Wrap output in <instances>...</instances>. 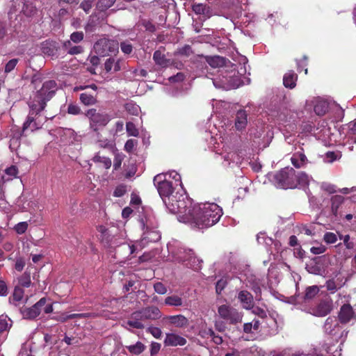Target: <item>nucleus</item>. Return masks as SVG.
Segmentation results:
<instances>
[{"label": "nucleus", "mask_w": 356, "mask_h": 356, "mask_svg": "<svg viewBox=\"0 0 356 356\" xmlns=\"http://www.w3.org/2000/svg\"><path fill=\"white\" fill-rule=\"evenodd\" d=\"M292 165L296 168H305L308 163V159L303 152H296L291 158Z\"/></svg>", "instance_id": "18"}, {"label": "nucleus", "mask_w": 356, "mask_h": 356, "mask_svg": "<svg viewBox=\"0 0 356 356\" xmlns=\"http://www.w3.org/2000/svg\"><path fill=\"white\" fill-rule=\"evenodd\" d=\"M298 74L293 70H289L283 76V84L286 88L293 89L296 86Z\"/></svg>", "instance_id": "20"}, {"label": "nucleus", "mask_w": 356, "mask_h": 356, "mask_svg": "<svg viewBox=\"0 0 356 356\" xmlns=\"http://www.w3.org/2000/svg\"><path fill=\"white\" fill-rule=\"evenodd\" d=\"M56 90V82L54 80H49L45 81L42 88L36 92L33 99L28 103L30 111L27 119L23 124V134H25L29 129L31 131L39 129L43 123L47 122L48 119L47 116L40 119V113L45 108L47 102L55 95Z\"/></svg>", "instance_id": "1"}, {"label": "nucleus", "mask_w": 356, "mask_h": 356, "mask_svg": "<svg viewBox=\"0 0 356 356\" xmlns=\"http://www.w3.org/2000/svg\"><path fill=\"white\" fill-rule=\"evenodd\" d=\"M325 250V246L322 244L316 247H312L310 249L311 252L313 253L314 254H320L324 253Z\"/></svg>", "instance_id": "54"}, {"label": "nucleus", "mask_w": 356, "mask_h": 356, "mask_svg": "<svg viewBox=\"0 0 356 356\" xmlns=\"http://www.w3.org/2000/svg\"><path fill=\"white\" fill-rule=\"evenodd\" d=\"M24 266H25V261H24V259H22V258H18L16 260L15 265V268L17 271H22L23 270Z\"/></svg>", "instance_id": "62"}, {"label": "nucleus", "mask_w": 356, "mask_h": 356, "mask_svg": "<svg viewBox=\"0 0 356 356\" xmlns=\"http://www.w3.org/2000/svg\"><path fill=\"white\" fill-rule=\"evenodd\" d=\"M164 343L165 346H176L178 345V336L175 334H167Z\"/></svg>", "instance_id": "36"}, {"label": "nucleus", "mask_w": 356, "mask_h": 356, "mask_svg": "<svg viewBox=\"0 0 356 356\" xmlns=\"http://www.w3.org/2000/svg\"><path fill=\"white\" fill-rule=\"evenodd\" d=\"M328 103L324 100H316L314 106L315 113L318 116L324 115L328 111Z\"/></svg>", "instance_id": "23"}, {"label": "nucleus", "mask_w": 356, "mask_h": 356, "mask_svg": "<svg viewBox=\"0 0 356 356\" xmlns=\"http://www.w3.org/2000/svg\"><path fill=\"white\" fill-rule=\"evenodd\" d=\"M163 200L170 213L175 214L178 212V200L175 195L172 193Z\"/></svg>", "instance_id": "22"}, {"label": "nucleus", "mask_w": 356, "mask_h": 356, "mask_svg": "<svg viewBox=\"0 0 356 356\" xmlns=\"http://www.w3.org/2000/svg\"><path fill=\"white\" fill-rule=\"evenodd\" d=\"M227 284V282L226 279L221 278L220 279L216 284V292L217 294L220 295L224 289L226 287Z\"/></svg>", "instance_id": "41"}, {"label": "nucleus", "mask_w": 356, "mask_h": 356, "mask_svg": "<svg viewBox=\"0 0 356 356\" xmlns=\"http://www.w3.org/2000/svg\"><path fill=\"white\" fill-rule=\"evenodd\" d=\"M143 236V240L148 242H156L161 239V234L158 231L148 230Z\"/></svg>", "instance_id": "26"}, {"label": "nucleus", "mask_w": 356, "mask_h": 356, "mask_svg": "<svg viewBox=\"0 0 356 356\" xmlns=\"http://www.w3.org/2000/svg\"><path fill=\"white\" fill-rule=\"evenodd\" d=\"M31 284V281L30 273L25 272L19 278V286L21 287H29Z\"/></svg>", "instance_id": "33"}, {"label": "nucleus", "mask_w": 356, "mask_h": 356, "mask_svg": "<svg viewBox=\"0 0 356 356\" xmlns=\"http://www.w3.org/2000/svg\"><path fill=\"white\" fill-rule=\"evenodd\" d=\"M193 54V51L190 45H185L181 49H179V56H185L189 57Z\"/></svg>", "instance_id": "46"}, {"label": "nucleus", "mask_w": 356, "mask_h": 356, "mask_svg": "<svg viewBox=\"0 0 356 356\" xmlns=\"http://www.w3.org/2000/svg\"><path fill=\"white\" fill-rule=\"evenodd\" d=\"M162 175H157L154 178V184L156 186L160 196L163 198L172 195L175 189L171 181L162 179Z\"/></svg>", "instance_id": "10"}, {"label": "nucleus", "mask_w": 356, "mask_h": 356, "mask_svg": "<svg viewBox=\"0 0 356 356\" xmlns=\"http://www.w3.org/2000/svg\"><path fill=\"white\" fill-rule=\"evenodd\" d=\"M125 170H126L125 177L131 178L136 174L137 168L134 163H131L128 166V169H126Z\"/></svg>", "instance_id": "45"}, {"label": "nucleus", "mask_w": 356, "mask_h": 356, "mask_svg": "<svg viewBox=\"0 0 356 356\" xmlns=\"http://www.w3.org/2000/svg\"><path fill=\"white\" fill-rule=\"evenodd\" d=\"M323 240L327 244H332L337 242V237L334 233L326 232L324 234Z\"/></svg>", "instance_id": "40"}, {"label": "nucleus", "mask_w": 356, "mask_h": 356, "mask_svg": "<svg viewBox=\"0 0 356 356\" xmlns=\"http://www.w3.org/2000/svg\"><path fill=\"white\" fill-rule=\"evenodd\" d=\"M67 113L71 115H79L81 113V109L77 105L70 104L67 107Z\"/></svg>", "instance_id": "48"}, {"label": "nucleus", "mask_w": 356, "mask_h": 356, "mask_svg": "<svg viewBox=\"0 0 356 356\" xmlns=\"http://www.w3.org/2000/svg\"><path fill=\"white\" fill-rule=\"evenodd\" d=\"M24 293V291L21 286H16L13 293V300L14 301H20L23 298Z\"/></svg>", "instance_id": "37"}, {"label": "nucleus", "mask_w": 356, "mask_h": 356, "mask_svg": "<svg viewBox=\"0 0 356 356\" xmlns=\"http://www.w3.org/2000/svg\"><path fill=\"white\" fill-rule=\"evenodd\" d=\"M154 290L159 294H164L167 290L165 286L161 282H156L154 285Z\"/></svg>", "instance_id": "58"}, {"label": "nucleus", "mask_w": 356, "mask_h": 356, "mask_svg": "<svg viewBox=\"0 0 356 356\" xmlns=\"http://www.w3.org/2000/svg\"><path fill=\"white\" fill-rule=\"evenodd\" d=\"M153 257H154V254L152 252H145L143 255L139 257L138 262L139 263L147 262V261H151Z\"/></svg>", "instance_id": "56"}, {"label": "nucleus", "mask_w": 356, "mask_h": 356, "mask_svg": "<svg viewBox=\"0 0 356 356\" xmlns=\"http://www.w3.org/2000/svg\"><path fill=\"white\" fill-rule=\"evenodd\" d=\"M252 312L254 314H255L262 318H264L266 317V312L264 309H262L259 307H253V308H252Z\"/></svg>", "instance_id": "55"}, {"label": "nucleus", "mask_w": 356, "mask_h": 356, "mask_svg": "<svg viewBox=\"0 0 356 356\" xmlns=\"http://www.w3.org/2000/svg\"><path fill=\"white\" fill-rule=\"evenodd\" d=\"M218 313L220 318L227 321L229 324L236 325L242 321L243 314L229 305H220L218 307Z\"/></svg>", "instance_id": "7"}, {"label": "nucleus", "mask_w": 356, "mask_h": 356, "mask_svg": "<svg viewBox=\"0 0 356 356\" xmlns=\"http://www.w3.org/2000/svg\"><path fill=\"white\" fill-rule=\"evenodd\" d=\"M84 34L82 31H76L71 34L70 40L74 43H79L83 40Z\"/></svg>", "instance_id": "42"}, {"label": "nucleus", "mask_w": 356, "mask_h": 356, "mask_svg": "<svg viewBox=\"0 0 356 356\" xmlns=\"http://www.w3.org/2000/svg\"><path fill=\"white\" fill-rule=\"evenodd\" d=\"M341 324L334 316H329L324 323L325 332L336 342H338L343 337H346L348 334Z\"/></svg>", "instance_id": "5"}, {"label": "nucleus", "mask_w": 356, "mask_h": 356, "mask_svg": "<svg viewBox=\"0 0 356 356\" xmlns=\"http://www.w3.org/2000/svg\"><path fill=\"white\" fill-rule=\"evenodd\" d=\"M59 49L58 42L53 40H45L41 44L42 52L47 56H54Z\"/></svg>", "instance_id": "17"}, {"label": "nucleus", "mask_w": 356, "mask_h": 356, "mask_svg": "<svg viewBox=\"0 0 356 356\" xmlns=\"http://www.w3.org/2000/svg\"><path fill=\"white\" fill-rule=\"evenodd\" d=\"M296 170L291 167L282 168L273 175V181L277 188H296Z\"/></svg>", "instance_id": "4"}, {"label": "nucleus", "mask_w": 356, "mask_h": 356, "mask_svg": "<svg viewBox=\"0 0 356 356\" xmlns=\"http://www.w3.org/2000/svg\"><path fill=\"white\" fill-rule=\"evenodd\" d=\"M149 332L156 338H159L161 336V330L156 327H149L148 328Z\"/></svg>", "instance_id": "63"}, {"label": "nucleus", "mask_w": 356, "mask_h": 356, "mask_svg": "<svg viewBox=\"0 0 356 356\" xmlns=\"http://www.w3.org/2000/svg\"><path fill=\"white\" fill-rule=\"evenodd\" d=\"M180 254L181 252L179 251V254ZM181 254H183V255H179V261H181L187 267L195 271H198L202 268V261L195 255L192 250H184Z\"/></svg>", "instance_id": "9"}, {"label": "nucleus", "mask_w": 356, "mask_h": 356, "mask_svg": "<svg viewBox=\"0 0 356 356\" xmlns=\"http://www.w3.org/2000/svg\"><path fill=\"white\" fill-rule=\"evenodd\" d=\"M161 316V312L156 307H148L133 313L132 318H142V320H156Z\"/></svg>", "instance_id": "12"}, {"label": "nucleus", "mask_w": 356, "mask_h": 356, "mask_svg": "<svg viewBox=\"0 0 356 356\" xmlns=\"http://www.w3.org/2000/svg\"><path fill=\"white\" fill-rule=\"evenodd\" d=\"M126 129H127V134L129 136H138L139 135L138 130L136 129L135 124L131 122H127Z\"/></svg>", "instance_id": "38"}, {"label": "nucleus", "mask_w": 356, "mask_h": 356, "mask_svg": "<svg viewBox=\"0 0 356 356\" xmlns=\"http://www.w3.org/2000/svg\"><path fill=\"white\" fill-rule=\"evenodd\" d=\"M247 111L244 109L237 111L234 120V127L238 131H242L245 129L248 124Z\"/></svg>", "instance_id": "15"}, {"label": "nucleus", "mask_w": 356, "mask_h": 356, "mask_svg": "<svg viewBox=\"0 0 356 356\" xmlns=\"http://www.w3.org/2000/svg\"><path fill=\"white\" fill-rule=\"evenodd\" d=\"M80 100L86 106L93 105L97 102L95 96L88 92L81 93L80 95Z\"/></svg>", "instance_id": "28"}, {"label": "nucleus", "mask_w": 356, "mask_h": 356, "mask_svg": "<svg viewBox=\"0 0 356 356\" xmlns=\"http://www.w3.org/2000/svg\"><path fill=\"white\" fill-rule=\"evenodd\" d=\"M296 187L298 185L304 186L309 184V177L305 172H300L298 174L296 173Z\"/></svg>", "instance_id": "30"}, {"label": "nucleus", "mask_w": 356, "mask_h": 356, "mask_svg": "<svg viewBox=\"0 0 356 356\" xmlns=\"http://www.w3.org/2000/svg\"><path fill=\"white\" fill-rule=\"evenodd\" d=\"M338 320L341 324H346L351 319L355 318V314L353 307L349 304H344L340 308L338 314Z\"/></svg>", "instance_id": "13"}, {"label": "nucleus", "mask_w": 356, "mask_h": 356, "mask_svg": "<svg viewBox=\"0 0 356 356\" xmlns=\"http://www.w3.org/2000/svg\"><path fill=\"white\" fill-rule=\"evenodd\" d=\"M123 160V156L120 154H116L114 159L113 168L115 170H118L120 168L122 161Z\"/></svg>", "instance_id": "59"}, {"label": "nucleus", "mask_w": 356, "mask_h": 356, "mask_svg": "<svg viewBox=\"0 0 356 356\" xmlns=\"http://www.w3.org/2000/svg\"><path fill=\"white\" fill-rule=\"evenodd\" d=\"M127 350L134 355H139L144 351L145 346L140 341H137L134 345L126 346Z\"/></svg>", "instance_id": "29"}, {"label": "nucleus", "mask_w": 356, "mask_h": 356, "mask_svg": "<svg viewBox=\"0 0 356 356\" xmlns=\"http://www.w3.org/2000/svg\"><path fill=\"white\" fill-rule=\"evenodd\" d=\"M141 24L145 28V29L148 31H150L152 33L156 31L155 25L153 24L150 21L143 19L141 21Z\"/></svg>", "instance_id": "47"}, {"label": "nucleus", "mask_w": 356, "mask_h": 356, "mask_svg": "<svg viewBox=\"0 0 356 356\" xmlns=\"http://www.w3.org/2000/svg\"><path fill=\"white\" fill-rule=\"evenodd\" d=\"M28 225L26 222H19L15 226V230L18 234H23L27 229Z\"/></svg>", "instance_id": "61"}, {"label": "nucleus", "mask_w": 356, "mask_h": 356, "mask_svg": "<svg viewBox=\"0 0 356 356\" xmlns=\"http://www.w3.org/2000/svg\"><path fill=\"white\" fill-rule=\"evenodd\" d=\"M115 58L113 57H110L106 59L104 63V68L107 72L111 71V70L114 67Z\"/></svg>", "instance_id": "53"}, {"label": "nucleus", "mask_w": 356, "mask_h": 356, "mask_svg": "<svg viewBox=\"0 0 356 356\" xmlns=\"http://www.w3.org/2000/svg\"><path fill=\"white\" fill-rule=\"evenodd\" d=\"M97 143H98V145L100 147H102V148H108V149H112L113 148L112 143L110 140H107V139L99 140L97 141Z\"/></svg>", "instance_id": "60"}, {"label": "nucleus", "mask_w": 356, "mask_h": 356, "mask_svg": "<svg viewBox=\"0 0 356 356\" xmlns=\"http://www.w3.org/2000/svg\"><path fill=\"white\" fill-rule=\"evenodd\" d=\"M119 43L117 40L102 38L94 44V51L99 56H108L118 52Z\"/></svg>", "instance_id": "6"}, {"label": "nucleus", "mask_w": 356, "mask_h": 356, "mask_svg": "<svg viewBox=\"0 0 356 356\" xmlns=\"http://www.w3.org/2000/svg\"><path fill=\"white\" fill-rule=\"evenodd\" d=\"M83 51V49L81 46H72L67 50V54L70 55H76L81 54Z\"/></svg>", "instance_id": "52"}, {"label": "nucleus", "mask_w": 356, "mask_h": 356, "mask_svg": "<svg viewBox=\"0 0 356 356\" xmlns=\"http://www.w3.org/2000/svg\"><path fill=\"white\" fill-rule=\"evenodd\" d=\"M134 320L129 321L127 322V324L136 329H143L144 325L140 322V321H143L142 318H133Z\"/></svg>", "instance_id": "43"}, {"label": "nucleus", "mask_w": 356, "mask_h": 356, "mask_svg": "<svg viewBox=\"0 0 356 356\" xmlns=\"http://www.w3.org/2000/svg\"><path fill=\"white\" fill-rule=\"evenodd\" d=\"M196 227L204 229L217 223L222 215V209L216 203L199 204Z\"/></svg>", "instance_id": "3"}, {"label": "nucleus", "mask_w": 356, "mask_h": 356, "mask_svg": "<svg viewBox=\"0 0 356 356\" xmlns=\"http://www.w3.org/2000/svg\"><path fill=\"white\" fill-rule=\"evenodd\" d=\"M86 115L89 118L90 128L97 131L99 127L106 126L111 120L110 116L104 113H98L96 109H89Z\"/></svg>", "instance_id": "8"}, {"label": "nucleus", "mask_w": 356, "mask_h": 356, "mask_svg": "<svg viewBox=\"0 0 356 356\" xmlns=\"http://www.w3.org/2000/svg\"><path fill=\"white\" fill-rule=\"evenodd\" d=\"M101 235L100 240L104 247L110 249V252H112V249L117 245L115 242L116 238L112 236L109 231L104 227H100Z\"/></svg>", "instance_id": "14"}, {"label": "nucleus", "mask_w": 356, "mask_h": 356, "mask_svg": "<svg viewBox=\"0 0 356 356\" xmlns=\"http://www.w3.org/2000/svg\"><path fill=\"white\" fill-rule=\"evenodd\" d=\"M92 7V1L91 0H83L80 3V8L86 13H88Z\"/></svg>", "instance_id": "49"}, {"label": "nucleus", "mask_w": 356, "mask_h": 356, "mask_svg": "<svg viewBox=\"0 0 356 356\" xmlns=\"http://www.w3.org/2000/svg\"><path fill=\"white\" fill-rule=\"evenodd\" d=\"M325 286L327 291L334 293L337 290V286L334 280H329L326 282Z\"/></svg>", "instance_id": "51"}, {"label": "nucleus", "mask_w": 356, "mask_h": 356, "mask_svg": "<svg viewBox=\"0 0 356 356\" xmlns=\"http://www.w3.org/2000/svg\"><path fill=\"white\" fill-rule=\"evenodd\" d=\"M319 292V289L316 286H309L305 290V299L310 300L314 298Z\"/></svg>", "instance_id": "32"}, {"label": "nucleus", "mask_w": 356, "mask_h": 356, "mask_svg": "<svg viewBox=\"0 0 356 356\" xmlns=\"http://www.w3.org/2000/svg\"><path fill=\"white\" fill-rule=\"evenodd\" d=\"M92 161L95 163H102L106 169H108L111 166V160L109 158L100 156L98 154L92 158Z\"/></svg>", "instance_id": "35"}, {"label": "nucleus", "mask_w": 356, "mask_h": 356, "mask_svg": "<svg viewBox=\"0 0 356 356\" xmlns=\"http://www.w3.org/2000/svg\"><path fill=\"white\" fill-rule=\"evenodd\" d=\"M207 62L212 67H220L225 65V58L220 56H210L207 58Z\"/></svg>", "instance_id": "24"}, {"label": "nucleus", "mask_w": 356, "mask_h": 356, "mask_svg": "<svg viewBox=\"0 0 356 356\" xmlns=\"http://www.w3.org/2000/svg\"><path fill=\"white\" fill-rule=\"evenodd\" d=\"M116 0H99L97 3V8L100 11H104L111 8Z\"/></svg>", "instance_id": "31"}, {"label": "nucleus", "mask_w": 356, "mask_h": 356, "mask_svg": "<svg viewBox=\"0 0 356 356\" xmlns=\"http://www.w3.org/2000/svg\"><path fill=\"white\" fill-rule=\"evenodd\" d=\"M332 310V305L327 301L320 302L314 309L313 314L316 316H325L327 315Z\"/></svg>", "instance_id": "19"}, {"label": "nucleus", "mask_w": 356, "mask_h": 356, "mask_svg": "<svg viewBox=\"0 0 356 356\" xmlns=\"http://www.w3.org/2000/svg\"><path fill=\"white\" fill-rule=\"evenodd\" d=\"M344 197L342 195H336L332 197V210L337 211L339 206L343 202Z\"/></svg>", "instance_id": "34"}, {"label": "nucleus", "mask_w": 356, "mask_h": 356, "mask_svg": "<svg viewBox=\"0 0 356 356\" xmlns=\"http://www.w3.org/2000/svg\"><path fill=\"white\" fill-rule=\"evenodd\" d=\"M348 134L351 136V137L356 136V121H353L349 123Z\"/></svg>", "instance_id": "64"}, {"label": "nucleus", "mask_w": 356, "mask_h": 356, "mask_svg": "<svg viewBox=\"0 0 356 356\" xmlns=\"http://www.w3.org/2000/svg\"><path fill=\"white\" fill-rule=\"evenodd\" d=\"M17 63H18V59L17 58H13L11 60H10L6 64L5 72L6 73L10 72L15 67V66L17 65Z\"/></svg>", "instance_id": "44"}, {"label": "nucleus", "mask_w": 356, "mask_h": 356, "mask_svg": "<svg viewBox=\"0 0 356 356\" xmlns=\"http://www.w3.org/2000/svg\"><path fill=\"white\" fill-rule=\"evenodd\" d=\"M7 35V26L6 22L0 20V40H3V38Z\"/></svg>", "instance_id": "57"}, {"label": "nucleus", "mask_w": 356, "mask_h": 356, "mask_svg": "<svg viewBox=\"0 0 356 356\" xmlns=\"http://www.w3.org/2000/svg\"><path fill=\"white\" fill-rule=\"evenodd\" d=\"M126 111L132 115H138L140 113V107L133 102H129L124 106Z\"/></svg>", "instance_id": "25"}, {"label": "nucleus", "mask_w": 356, "mask_h": 356, "mask_svg": "<svg viewBox=\"0 0 356 356\" xmlns=\"http://www.w3.org/2000/svg\"><path fill=\"white\" fill-rule=\"evenodd\" d=\"M238 299L241 303L243 308L245 309L253 308V296L249 291L245 290L241 291L238 294Z\"/></svg>", "instance_id": "16"}, {"label": "nucleus", "mask_w": 356, "mask_h": 356, "mask_svg": "<svg viewBox=\"0 0 356 356\" xmlns=\"http://www.w3.org/2000/svg\"><path fill=\"white\" fill-rule=\"evenodd\" d=\"M137 144V141L134 139L128 140L124 145V149L128 152H131L136 145Z\"/></svg>", "instance_id": "50"}, {"label": "nucleus", "mask_w": 356, "mask_h": 356, "mask_svg": "<svg viewBox=\"0 0 356 356\" xmlns=\"http://www.w3.org/2000/svg\"><path fill=\"white\" fill-rule=\"evenodd\" d=\"M179 187V222L195 228L199 204H195L193 199L188 197L180 180Z\"/></svg>", "instance_id": "2"}, {"label": "nucleus", "mask_w": 356, "mask_h": 356, "mask_svg": "<svg viewBox=\"0 0 356 356\" xmlns=\"http://www.w3.org/2000/svg\"><path fill=\"white\" fill-rule=\"evenodd\" d=\"M113 250L115 258L126 259L128 258L127 254L130 252V245L127 243H122L120 245H116Z\"/></svg>", "instance_id": "21"}, {"label": "nucleus", "mask_w": 356, "mask_h": 356, "mask_svg": "<svg viewBox=\"0 0 356 356\" xmlns=\"http://www.w3.org/2000/svg\"><path fill=\"white\" fill-rule=\"evenodd\" d=\"M153 59L156 65L161 67H166L169 63V60L165 58L164 54H163L159 50H157L154 53Z\"/></svg>", "instance_id": "27"}, {"label": "nucleus", "mask_w": 356, "mask_h": 356, "mask_svg": "<svg viewBox=\"0 0 356 356\" xmlns=\"http://www.w3.org/2000/svg\"><path fill=\"white\" fill-rule=\"evenodd\" d=\"M46 298H42L31 307H22L20 309L23 318L28 320H33L41 313L42 307L46 305Z\"/></svg>", "instance_id": "11"}, {"label": "nucleus", "mask_w": 356, "mask_h": 356, "mask_svg": "<svg viewBox=\"0 0 356 356\" xmlns=\"http://www.w3.org/2000/svg\"><path fill=\"white\" fill-rule=\"evenodd\" d=\"M122 51L125 54H130L133 51V46L129 41H123L120 44Z\"/></svg>", "instance_id": "39"}]
</instances>
